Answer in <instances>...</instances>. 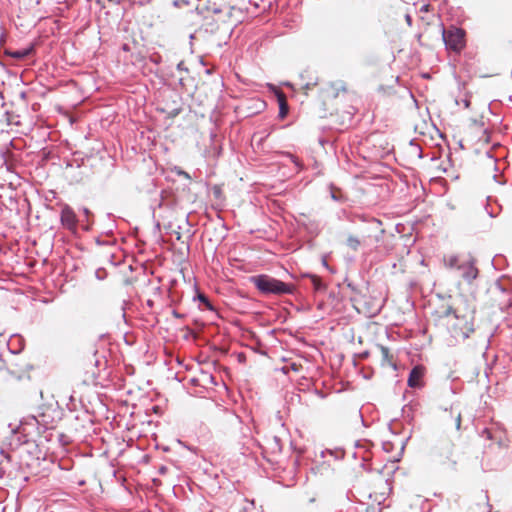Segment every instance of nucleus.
Listing matches in <instances>:
<instances>
[{
  "label": "nucleus",
  "instance_id": "obj_25",
  "mask_svg": "<svg viewBox=\"0 0 512 512\" xmlns=\"http://www.w3.org/2000/svg\"><path fill=\"white\" fill-rule=\"evenodd\" d=\"M108 2H111V3H114V4H118L119 2L117 0H107Z\"/></svg>",
  "mask_w": 512,
  "mask_h": 512
},
{
  "label": "nucleus",
  "instance_id": "obj_15",
  "mask_svg": "<svg viewBox=\"0 0 512 512\" xmlns=\"http://www.w3.org/2000/svg\"><path fill=\"white\" fill-rule=\"evenodd\" d=\"M502 433V430L498 427H489L482 430L481 436L491 442L495 441L500 444L503 440Z\"/></svg>",
  "mask_w": 512,
  "mask_h": 512
},
{
  "label": "nucleus",
  "instance_id": "obj_3",
  "mask_svg": "<svg viewBox=\"0 0 512 512\" xmlns=\"http://www.w3.org/2000/svg\"><path fill=\"white\" fill-rule=\"evenodd\" d=\"M250 282L263 295H286L293 294L296 287L292 283H286L267 274H260L250 277Z\"/></svg>",
  "mask_w": 512,
  "mask_h": 512
},
{
  "label": "nucleus",
  "instance_id": "obj_4",
  "mask_svg": "<svg viewBox=\"0 0 512 512\" xmlns=\"http://www.w3.org/2000/svg\"><path fill=\"white\" fill-rule=\"evenodd\" d=\"M348 93L346 84L341 80L325 83L318 94V101L322 105L324 111H329L335 108V102L340 96Z\"/></svg>",
  "mask_w": 512,
  "mask_h": 512
},
{
  "label": "nucleus",
  "instance_id": "obj_19",
  "mask_svg": "<svg viewBox=\"0 0 512 512\" xmlns=\"http://www.w3.org/2000/svg\"><path fill=\"white\" fill-rule=\"evenodd\" d=\"M212 193H213V196L216 199H218V200H223L224 199L223 190H222V187L220 185H214L212 187Z\"/></svg>",
  "mask_w": 512,
  "mask_h": 512
},
{
  "label": "nucleus",
  "instance_id": "obj_11",
  "mask_svg": "<svg viewBox=\"0 0 512 512\" xmlns=\"http://www.w3.org/2000/svg\"><path fill=\"white\" fill-rule=\"evenodd\" d=\"M300 80L301 89L305 92V94H308L309 91L313 90L316 86L319 85V78L308 71L300 75Z\"/></svg>",
  "mask_w": 512,
  "mask_h": 512
},
{
  "label": "nucleus",
  "instance_id": "obj_22",
  "mask_svg": "<svg viewBox=\"0 0 512 512\" xmlns=\"http://www.w3.org/2000/svg\"><path fill=\"white\" fill-rule=\"evenodd\" d=\"M461 422H462V417H461V413L459 412L456 417H455V427L457 430H460L461 428Z\"/></svg>",
  "mask_w": 512,
  "mask_h": 512
},
{
  "label": "nucleus",
  "instance_id": "obj_26",
  "mask_svg": "<svg viewBox=\"0 0 512 512\" xmlns=\"http://www.w3.org/2000/svg\"><path fill=\"white\" fill-rule=\"evenodd\" d=\"M201 300L207 302L206 298L203 296L201 297Z\"/></svg>",
  "mask_w": 512,
  "mask_h": 512
},
{
  "label": "nucleus",
  "instance_id": "obj_6",
  "mask_svg": "<svg viewBox=\"0 0 512 512\" xmlns=\"http://www.w3.org/2000/svg\"><path fill=\"white\" fill-rule=\"evenodd\" d=\"M368 498L377 505L383 504L391 492V486L382 475L374 478L365 488Z\"/></svg>",
  "mask_w": 512,
  "mask_h": 512
},
{
  "label": "nucleus",
  "instance_id": "obj_5",
  "mask_svg": "<svg viewBox=\"0 0 512 512\" xmlns=\"http://www.w3.org/2000/svg\"><path fill=\"white\" fill-rule=\"evenodd\" d=\"M432 457L434 463L445 470L454 469L458 460L455 445L451 441H442L436 445Z\"/></svg>",
  "mask_w": 512,
  "mask_h": 512
},
{
  "label": "nucleus",
  "instance_id": "obj_1",
  "mask_svg": "<svg viewBox=\"0 0 512 512\" xmlns=\"http://www.w3.org/2000/svg\"><path fill=\"white\" fill-rule=\"evenodd\" d=\"M435 326L446 329L456 341L467 339L475 330V310L468 305L452 307L441 303L431 312Z\"/></svg>",
  "mask_w": 512,
  "mask_h": 512
},
{
  "label": "nucleus",
  "instance_id": "obj_9",
  "mask_svg": "<svg viewBox=\"0 0 512 512\" xmlns=\"http://www.w3.org/2000/svg\"><path fill=\"white\" fill-rule=\"evenodd\" d=\"M61 224L70 231H75L78 225V219L74 210L68 206L63 205L60 214Z\"/></svg>",
  "mask_w": 512,
  "mask_h": 512
},
{
  "label": "nucleus",
  "instance_id": "obj_2",
  "mask_svg": "<svg viewBox=\"0 0 512 512\" xmlns=\"http://www.w3.org/2000/svg\"><path fill=\"white\" fill-rule=\"evenodd\" d=\"M235 9L226 0H200L199 15L202 16L205 25L227 23L233 17Z\"/></svg>",
  "mask_w": 512,
  "mask_h": 512
},
{
  "label": "nucleus",
  "instance_id": "obj_23",
  "mask_svg": "<svg viewBox=\"0 0 512 512\" xmlns=\"http://www.w3.org/2000/svg\"><path fill=\"white\" fill-rule=\"evenodd\" d=\"M406 21L408 23V25H411L412 24V19H411V16L410 15H406Z\"/></svg>",
  "mask_w": 512,
  "mask_h": 512
},
{
  "label": "nucleus",
  "instance_id": "obj_18",
  "mask_svg": "<svg viewBox=\"0 0 512 512\" xmlns=\"http://www.w3.org/2000/svg\"><path fill=\"white\" fill-rule=\"evenodd\" d=\"M310 278H311V281H312V284H313V287L315 290L324 289V285H323L320 277H318L316 275H312Z\"/></svg>",
  "mask_w": 512,
  "mask_h": 512
},
{
  "label": "nucleus",
  "instance_id": "obj_21",
  "mask_svg": "<svg viewBox=\"0 0 512 512\" xmlns=\"http://www.w3.org/2000/svg\"><path fill=\"white\" fill-rule=\"evenodd\" d=\"M29 54V51L28 50H24V51H16L12 54L13 57L15 58H24L26 57L27 55Z\"/></svg>",
  "mask_w": 512,
  "mask_h": 512
},
{
  "label": "nucleus",
  "instance_id": "obj_10",
  "mask_svg": "<svg viewBox=\"0 0 512 512\" xmlns=\"http://www.w3.org/2000/svg\"><path fill=\"white\" fill-rule=\"evenodd\" d=\"M458 272L459 276L466 282H471L478 275V269L470 258L463 261L461 269H459Z\"/></svg>",
  "mask_w": 512,
  "mask_h": 512
},
{
  "label": "nucleus",
  "instance_id": "obj_24",
  "mask_svg": "<svg viewBox=\"0 0 512 512\" xmlns=\"http://www.w3.org/2000/svg\"><path fill=\"white\" fill-rule=\"evenodd\" d=\"M428 9H429V5H423L420 10L421 11H428Z\"/></svg>",
  "mask_w": 512,
  "mask_h": 512
},
{
  "label": "nucleus",
  "instance_id": "obj_20",
  "mask_svg": "<svg viewBox=\"0 0 512 512\" xmlns=\"http://www.w3.org/2000/svg\"><path fill=\"white\" fill-rule=\"evenodd\" d=\"M347 241H348V245L351 248H353L354 250L357 249L360 244L359 240L355 237H349Z\"/></svg>",
  "mask_w": 512,
  "mask_h": 512
},
{
  "label": "nucleus",
  "instance_id": "obj_12",
  "mask_svg": "<svg viewBox=\"0 0 512 512\" xmlns=\"http://www.w3.org/2000/svg\"><path fill=\"white\" fill-rule=\"evenodd\" d=\"M467 258L459 255V254H446L443 257V263L444 266L450 270L458 271L461 269V266L463 264V261H465Z\"/></svg>",
  "mask_w": 512,
  "mask_h": 512
},
{
  "label": "nucleus",
  "instance_id": "obj_14",
  "mask_svg": "<svg viewBox=\"0 0 512 512\" xmlns=\"http://www.w3.org/2000/svg\"><path fill=\"white\" fill-rule=\"evenodd\" d=\"M424 376V368L421 366H415L408 377V385L412 388L422 386V378Z\"/></svg>",
  "mask_w": 512,
  "mask_h": 512
},
{
  "label": "nucleus",
  "instance_id": "obj_16",
  "mask_svg": "<svg viewBox=\"0 0 512 512\" xmlns=\"http://www.w3.org/2000/svg\"><path fill=\"white\" fill-rule=\"evenodd\" d=\"M366 294H363L361 291H355V294L351 297V300L354 304V307L361 311L363 309H366ZM367 310L370 312V309L367 307Z\"/></svg>",
  "mask_w": 512,
  "mask_h": 512
},
{
  "label": "nucleus",
  "instance_id": "obj_8",
  "mask_svg": "<svg viewBox=\"0 0 512 512\" xmlns=\"http://www.w3.org/2000/svg\"><path fill=\"white\" fill-rule=\"evenodd\" d=\"M199 1L200 0H174L173 4L182 11V15L193 17L199 15Z\"/></svg>",
  "mask_w": 512,
  "mask_h": 512
},
{
  "label": "nucleus",
  "instance_id": "obj_17",
  "mask_svg": "<svg viewBox=\"0 0 512 512\" xmlns=\"http://www.w3.org/2000/svg\"><path fill=\"white\" fill-rule=\"evenodd\" d=\"M277 100H278V104H279V117L281 119L285 118L288 114V103H287V99H286V96L283 92H277Z\"/></svg>",
  "mask_w": 512,
  "mask_h": 512
},
{
  "label": "nucleus",
  "instance_id": "obj_7",
  "mask_svg": "<svg viewBox=\"0 0 512 512\" xmlns=\"http://www.w3.org/2000/svg\"><path fill=\"white\" fill-rule=\"evenodd\" d=\"M441 33L447 49L455 53H460L464 49L466 33L463 29L451 26L447 30L442 28Z\"/></svg>",
  "mask_w": 512,
  "mask_h": 512
},
{
  "label": "nucleus",
  "instance_id": "obj_13",
  "mask_svg": "<svg viewBox=\"0 0 512 512\" xmlns=\"http://www.w3.org/2000/svg\"><path fill=\"white\" fill-rule=\"evenodd\" d=\"M379 361L382 367H391L393 369L396 368V363L394 360L393 354L390 352L389 348L379 345Z\"/></svg>",
  "mask_w": 512,
  "mask_h": 512
}]
</instances>
